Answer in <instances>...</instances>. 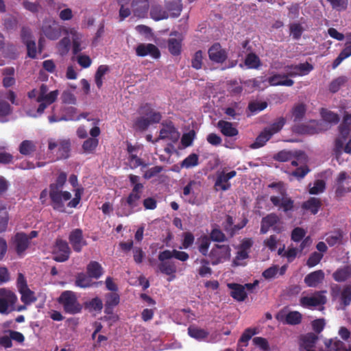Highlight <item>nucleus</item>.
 Wrapping results in <instances>:
<instances>
[{"label":"nucleus","mask_w":351,"mask_h":351,"mask_svg":"<svg viewBox=\"0 0 351 351\" xmlns=\"http://www.w3.org/2000/svg\"><path fill=\"white\" fill-rule=\"evenodd\" d=\"M351 277V265H346L338 268L333 274V279L338 282H345Z\"/></svg>","instance_id":"nucleus-30"},{"label":"nucleus","mask_w":351,"mask_h":351,"mask_svg":"<svg viewBox=\"0 0 351 351\" xmlns=\"http://www.w3.org/2000/svg\"><path fill=\"white\" fill-rule=\"evenodd\" d=\"M179 137V133L176 130V128L171 122L168 124L163 125L162 128L160 131V135L156 141L160 139H171L177 140Z\"/></svg>","instance_id":"nucleus-22"},{"label":"nucleus","mask_w":351,"mask_h":351,"mask_svg":"<svg viewBox=\"0 0 351 351\" xmlns=\"http://www.w3.org/2000/svg\"><path fill=\"white\" fill-rule=\"evenodd\" d=\"M139 114L148 117L152 123H159L161 121L162 115L159 112L154 111L149 104L142 105L138 109Z\"/></svg>","instance_id":"nucleus-21"},{"label":"nucleus","mask_w":351,"mask_h":351,"mask_svg":"<svg viewBox=\"0 0 351 351\" xmlns=\"http://www.w3.org/2000/svg\"><path fill=\"white\" fill-rule=\"evenodd\" d=\"M151 18L155 21L166 19L169 17L168 12L160 5H153L150 10Z\"/></svg>","instance_id":"nucleus-36"},{"label":"nucleus","mask_w":351,"mask_h":351,"mask_svg":"<svg viewBox=\"0 0 351 351\" xmlns=\"http://www.w3.org/2000/svg\"><path fill=\"white\" fill-rule=\"evenodd\" d=\"M285 69L288 77H295L308 75L313 70V66L306 62L299 64L287 65Z\"/></svg>","instance_id":"nucleus-13"},{"label":"nucleus","mask_w":351,"mask_h":351,"mask_svg":"<svg viewBox=\"0 0 351 351\" xmlns=\"http://www.w3.org/2000/svg\"><path fill=\"white\" fill-rule=\"evenodd\" d=\"M14 243L16 245V252L21 256L27 250L29 242L28 241L27 234L24 232H18L14 236Z\"/></svg>","instance_id":"nucleus-25"},{"label":"nucleus","mask_w":351,"mask_h":351,"mask_svg":"<svg viewBox=\"0 0 351 351\" xmlns=\"http://www.w3.org/2000/svg\"><path fill=\"white\" fill-rule=\"evenodd\" d=\"M120 302L119 295L112 292L106 295L104 313L107 315H112L114 308L119 304Z\"/></svg>","instance_id":"nucleus-26"},{"label":"nucleus","mask_w":351,"mask_h":351,"mask_svg":"<svg viewBox=\"0 0 351 351\" xmlns=\"http://www.w3.org/2000/svg\"><path fill=\"white\" fill-rule=\"evenodd\" d=\"M286 123V119L280 117L274 121L269 127L265 128V130L271 134V136L280 132Z\"/></svg>","instance_id":"nucleus-44"},{"label":"nucleus","mask_w":351,"mask_h":351,"mask_svg":"<svg viewBox=\"0 0 351 351\" xmlns=\"http://www.w3.org/2000/svg\"><path fill=\"white\" fill-rule=\"evenodd\" d=\"M17 297L14 292L5 288L0 289V313L8 314L14 310Z\"/></svg>","instance_id":"nucleus-6"},{"label":"nucleus","mask_w":351,"mask_h":351,"mask_svg":"<svg viewBox=\"0 0 351 351\" xmlns=\"http://www.w3.org/2000/svg\"><path fill=\"white\" fill-rule=\"evenodd\" d=\"M99 145L97 138H88L82 144V149L85 153L93 152Z\"/></svg>","instance_id":"nucleus-52"},{"label":"nucleus","mask_w":351,"mask_h":351,"mask_svg":"<svg viewBox=\"0 0 351 351\" xmlns=\"http://www.w3.org/2000/svg\"><path fill=\"white\" fill-rule=\"evenodd\" d=\"M271 138V134H269L265 129L260 133L256 137L255 141L251 144L250 147L252 149H258L265 145V143Z\"/></svg>","instance_id":"nucleus-41"},{"label":"nucleus","mask_w":351,"mask_h":351,"mask_svg":"<svg viewBox=\"0 0 351 351\" xmlns=\"http://www.w3.org/2000/svg\"><path fill=\"white\" fill-rule=\"evenodd\" d=\"M41 31L48 39L56 40L61 36L62 26L53 19H46L43 22Z\"/></svg>","instance_id":"nucleus-8"},{"label":"nucleus","mask_w":351,"mask_h":351,"mask_svg":"<svg viewBox=\"0 0 351 351\" xmlns=\"http://www.w3.org/2000/svg\"><path fill=\"white\" fill-rule=\"evenodd\" d=\"M198 250L204 256L208 255L210 239L207 235H202L198 239Z\"/></svg>","instance_id":"nucleus-48"},{"label":"nucleus","mask_w":351,"mask_h":351,"mask_svg":"<svg viewBox=\"0 0 351 351\" xmlns=\"http://www.w3.org/2000/svg\"><path fill=\"white\" fill-rule=\"evenodd\" d=\"M322 204L320 199L317 197H310L308 200L304 202L302 204V208L310 212L312 215H316Z\"/></svg>","instance_id":"nucleus-28"},{"label":"nucleus","mask_w":351,"mask_h":351,"mask_svg":"<svg viewBox=\"0 0 351 351\" xmlns=\"http://www.w3.org/2000/svg\"><path fill=\"white\" fill-rule=\"evenodd\" d=\"M56 147H58V158L60 159H66L69 156L71 150V143L69 140H60L57 142L50 140L49 141L48 148L49 150H53Z\"/></svg>","instance_id":"nucleus-16"},{"label":"nucleus","mask_w":351,"mask_h":351,"mask_svg":"<svg viewBox=\"0 0 351 351\" xmlns=\"http://www.w3.org/2000/svg\"><path fill=\"white\" fill-rule=\"evenodd\" d=\"M306 230L300 227H296L291 231V239L293 241L298 243L306 236Z\"/></svg>","instance_id":"nucleus-59"},{"label":"nucleus","mask_w":351,"mask_h":351,"mask_svg":"<svg viewBox=\"0 0 351 351\" xmlns=\"http://www.w3.org/2000/svg\"><path fill=\"white\" fill-rule=\"evenodd\" d=\"M231 249L228 245H215L212 248L208 256L212 261L213 265H217L230 257Z\"/></svg>","instance_id":"nucleus-11"},{"label":"nucleus","mask_w":351,"mask_h":351,"mask_svg":"<svg viewBox=\"0 0 351 351\" xmlns=\"http://www.w3.org/2000/svg\"><path fill=\"white\" fill-rule=\"evenodd\" d=\"M165 7L171 17H178L180 15L182 5L181 0H165Z\"/></svg>","instance_id":"nucleus-31"},{"label":"nucleus","mask_w":351,"mask_h":351,"mask_svg":"<svg viewBox=\"0 0 351 351\" xmlns=\"http://www.w3.org/2000/svg\"><path fill=\"white\" fill-rule=\"evenodd\" d=\"M244 63L245 65L250 69H258L262 64L259 57L253 52L246 56Z\"/></svg>","instance_id":"nucleus-39"},{"label":"nucleus","mask_w":351,"mask_h":351,"mask_svg":"<svg viewBox=\"0 0 351 351\" xmlns=\"http://www.w3.org/2000/svg\"><path fill=\"white\" fill-rule=\"evenodd\" d=\"M320 113H321L322 119L328 123H330L332 124H337L339 121V117L335 112H333L327 109L322 108L321 110Z\"/></svg>","instance_id":"nucleus-47"},{"label":"nucleus","mask_w":351,"mask_h":351,"mask_svg":"<svg viewBox=\"0 0 351 351\" xmlns=\"http://www.w3.org/2000/svg\"><path fill=\"white\" fill-rule=\"evenodd\" d=\"M71 249L68 243L62 239H57L53 250V259L59 263L67 261L71 254Z\"/></svg>","instance_id":"nucleus-10"},{"label":"nucleus","mask_w":351,"mask_h":351,"mask_svg":"<svg viewBox=\"0 0 351 351\" xmlns=\"http://www.w3.org/2000/svg\"><path fill=\"white\" fill-rule=\"evenodd\" d=\"M49 197L53 208L59 212L64 213L66 211L64 202L71 199V194L69 191H55L52 189V191L49 190Z\"/></svg>","instance_id":"nucleus-7"},{"label":"nucleus","mask_w":351,"mask_h":351,"mask_svg":"<svg viewBox=\"0 0 351 351\" xmlns=\"http://www.w3.org/2000/svg\"><path fill=\"white\" fill-rule=\"evenodd\" d=\"M306 111V106L304 104H298L295 105L292 109V115L294 118V121H301L305 115Z\"/></svg>","instance_id":"nucleus-51"},{"label":"nucleus","mask_w":351,"mask_h":351,"mask_svg":"<svg viewBox=\"0 0 351 351\" xmlns=\"http://www.w3.org/2000/svg\"><path fill=\"white\" fill-rule=\"evenodd\" d=\"M91 277L87 274L83 272L78 273L76 276L75 284L77 287L81 288H87L91 287L94 283L92 282Z\"/></svg>","instance_id":"nucleus-40"},{"label":"nucleus","mask_w":351,"mask_h":351,"mask_svg":"<svg viewBox=\"0 0 351 351\" xmlns=\"http://www.w3.org/2000/svg\"><path fill=\"white\" fill-rule=\"evenodd\" d=\"M168 49L173 56H178L181 53L182 40L170 38L167 41Z\"/></svg>","instance_id":"nucleus-43"},{"label":"nucleus","mask_w":351,"mask_h":351,"mask_svg":"<svg viewBox=\"0 0 351 351\" xmlns=\"http://www.w3.org/2000/svg\"><path fill=\"white\" fill-rule=\"evenodd\" d=\"M64 115L59 118V120L64 121H79L80 117H77V109L75 107L69 106L63 109Z\"/></svg>","instance_id":"nucleus-46"},{"label":"nucleus","mask_w":351,"mask_h":351,"mask_svg":"<svg viewBox=\"0 0 351 351\" xmlns=\"http://www.w3.org/2000/svg\"><path fill=\"white\" fill-rule=\"evenodd\" d=\"M349 178L346 171H341L335 179V194L337 198L343 197L346 193L351 192V186H346L344 182Z\"/></svg>","instance_id":"nucleus-19"},{"label":"nucleus","mask_w":351,"mask_h":351,"mask_svg":"<svg viewBox=\"0 0 351 351\" xmlns=\"http://www.w3.org/2000/svg\"><path fill=\"white\" fill-rule=\"evenodd\" d=\"M132 7L135 15L143 16L149 10V1L148 0H133Z\"/></svg>","instance_id":"nucleus-32"},{"label":"nucleus","mask_w":351,"mask_h":351,"mask_svg":"<svg viewBox=\"0 0 351 351\" xmlns=\"http://www.w3.org/2000/svg\"><path fill=\"white\" fill-rule=\"evenodd\" d=\"M339 132L343 139H347L351 132V114L345 112L343 121L338 127Z\"/></svg>","instance_id":"nucleus-27"},{"label":"nucleus","mask_w":351,"mask_h":351,"mask_svg":"<svg viewBox=\"0 0 351 351\" xmlns=\"http://www.w3.org/2000/svg\"><path fill=\"white\" fill-rule=\"evenodd\" d=\"M148 117H145L142 115L137 117L133 123V128L136 131L143 132L147 130L150 125L154 124Z\"/></svg>","instance_id":"nucleus-38"},{"label":"nucleus","mask_w":351,"mask_h":351,"mask_svg":"<svg viewBox=\"0 0 351 351\" xmlns=\"http://www.w3.org/2000/svg\"><path fill=\"white\" fill-rule=\"evenodd\" d=\"M203 60V53L202 50L197 51L191 60V66L196 70L202 69Z\"/></svg>","instance_id":"nucleus-62"},{"label":"nucleus","mask_w":351,"mask_h":351,"mask_svg":"<svg viewBox=\"0 0 351 351\" xmlns=\"http://www.w3.org/2000/svg\"><path fill=\"white\" fill-rule=\"evenodd\" d=\"M189 335L198 341H202L207 338L208 332L206 330L191 325L188 328Z\"/></svg>","instance_id":"nucleus-35"},{"label":"nucleus","mask_w":351,"mask_h":351,"mask_svg":"<svg viewBox=\"0 0 351 351\" xmlns=\"http://www.w3.org/2000/svg\"><path fill=\"white\" fill-rule=\"evenodd\" d=\"M69 241L73 250L75 252H80L84 246L87 245L86 241L84 239L83 232L80 228L73 230L69 235Z\"/></svg>","instance_id":"nucleus-14"},{"label":"nucleus","mask_w":351,"mask_h":351,"mask_svg":"<svg viewBox=\"0 0 351 351\" xmlns=\"http://www.w3.org/2000/svg\"><path fill=\"white\" fill-rule=\"evenodd\" d=\"M347 82L345 76H340L333 80L329 85V90L332 93H337L340 88Z\"/></svg>","instance_id":"nucleus-55"},{"label":"nucleus","mask_w":351,"mask_h":351,"mask_svg":"<svg viewBox=\"0 0 351 351\" xmlns=\"http://www.w3.org/2000/svg\"><path fill=\"white\" fill-rule=\"evenodd\" d=\"M249 258V253L239 249L237 252L236 256L233 259L232 265L234 267L242 266L245 264L242 261Z\"/></svg>","instance_id":"nucleus-61"},{"label":"nucleus","mask_w":351,"mask_h":351,"mask_svg":"<svg viewBox=\"0 0 351 351\" xmlns=\"http://www.w3.org/2000/svg\"><path fill=\"white\" fill-rule=\"evenodd\" d=\"M87 274L95 279H99L103 274V268L97 261H90L86 267Z\"/></svg>","instance_id":"nucleus-34"},{"label":"nucleus","mask_w":351,"mask_h":351,"mask_svg":"<svg viewBox=\"0 0 351 351\" xmlns=\"http://www.w3.org/2000/svg\"><path fill=\"white\" fill-rule=\"evenodd\" d=\"M84 306L85 308L88 309L90 311H94L101 312L103 308V302L99 298L95 297L90 301L86 302Z\"/></svg>","instance_id":"nucleus-50"},{"label":"nucleus","mask_w":351,"mask_h":351,"mask_svg":"<svg viewBox=\"0 0 351 351\" xmlns=\"http://www.w3.org/2000/svg\"><path fill=\"white\" fill-rule=\"evenodd\" d=\"M58 301L63 306L64 311L66 313L75 315L82 311V306L78 302L75 293L71 291H63Z\"/></svg>","instance_id":"nucleus-2"},{"label":"nucleus","mask_w":351,"mask_h":351,"mask_svg":"<svg viewBox=\"0 0 351 351\" xmlns=\"http://www.w3.org/2000/svg\"><path fill=\"white\" fill-rule=\"evenodd\" d=\"M209 59L216 63L224 62L228 53L226 49H223L219 43H214L208 51Z\"/></svg>","instance_id":"nucleus-18"},{"label":"nucleus","mask_w":351,"mask_h":351,"mask_svg":"<svg viewBox=\"0 0 351 351\" xmlns=\"http://www.w3.org/2000/svg\"><path fill=\"white\" fill-rule=\"evenodd\" d=\"M208 237L210 240L216 242H223L226 240L225 234L218 228H213Z\"/></svg>","instance_id":"nucleus-64"},{"label":"nucleus","mask_w":351,"mask_h":351,"mask_svg":"<svg viewBox=\"0 0 351 351\" xmlns=\"http://www.w3.org/2000/svg\"><path fill=\"white\" fill-rule=\"evenodd\" d=\"M66 178L67 175L66 173H60L56 178V182L50 184L49 190L52 191V189L55 191L61 190L66 181Z\"/></svg>","instance_id":"nucleus-56"},{"label":"nucleus","mask_w":351,"mask_h":351,"mask_svg":"<svg viewBox=\"0 0 351 351\" xmlns=\"http://www.w3.org/2000/svg\"><path fill=\"white\" fill-rule=\"evenodd\" d=\"M351 56V43H346L345 47L341 50L339 56L334 60L332 67L336 69L345 59Z\"/></svg>","instance_id":"nucleus-37"},{"label":"nucleus","mask_w":351,"mask_h":351,"mask_svg":"<svg viewBox=\"0 0 351 351\" xmlns=\"http://www.w3.org/2000/svg\"><path fill=\"white\" fill-rule=\"evenodd\" d=\"M267 107L266 101H252L248 104V109L252 113H256L265 110Z\"/></svg>","instance_id":"nucleus-63"},{"label":"nucleus","mask_w":351,"mask_h":351,"mask_svg":"<svg viewBox=\"0 0 351 351\" xmlns=\"http://www.w3.org/2000/svg\"><path fill=\"white\" fill-rule=\"evenodd\" d=\"M228 287L231 289L230 295L234 300L241 302L247 298L244 286L237 283H230L228 284Z\"/></svg>","instance_id":"nucleus-29"},{"label":"nucleus","mask_w":351,"mask_h":351,"mask_svg":"<svg viewBox=\"0 0 351 351\" xmlns=\"http://www.w3.org/2000/svg\"><path fill=\"white\" fill-rule=\"evenodd\" d=\"M36 150L35 143L30 140H25L22 141L19 145V151L24 156H29Z\"/></svg>","instance_id":"nucleus-42"},{"label":"nucleus","mask_w":351,"mask_h":351,"mask_svg":"<svg viewBox=\"0 0 351 351\" xmlns=\"http://www.w3.org/2000/svg\"><path fill=\"white\" fill-rule=\"evenodd\" d=\"M343 234L340 231L329 234L326 237V242L330 246H334L341 243Z\"/></svg>","instance_id":"nucleus-60"},{"label":"nucleus","mask_w":351,"mask_h":351,"mask_svg":"<svg viewBox=\"0 0 351 351\" xmlns=\"http://www.w3.org/2000/svg\"><path fill=\"white\" fill-rule=\"evenodd\" d=\"M21 294V301L25 304H30L36 301L34 292L31 291L29 287L26 289L19 291Z\"/></svg>","instance_id":"nucleus-54"},{"label":"nucleus","mask_w":351,"mask_h":351,"mask_svg":"<svg viewBox=\"0 0 351 351\" xmlns=\"http://www.w3.org/2000/svg\"><path fill=\"white\" fill-rule=\"evenodd\" d=\"M326 302V298L320 292H317L315 295L308 297L304 296L300 300V303L303 307L317 306L324 304Z\"/></svg>","instance_id":"nucleus-20"},{"label":"nucleus","mask_w":351,"mask_h":351,"mask_svg":"<svg viewBox=\"0 0 351 351\" xmlns=\"http://www.w3.org/2000/svg\"><path fill=\"white\" fill-rule=\"evenodd\" d=\"M236 175L237 172L234 170L228 173H225L224 171L219 172L217 176V179L215 182V189L216 191H219L220 189L223 191L230 189L231 184L229 182V180L235 177Z\"/></svg>","instance_id":"nucleus-15"},{"label":"nucleus","mask_w":351,"mask_h":351,"mask_svg":"<svg viewBox=\"0 0 351 351\" xmlns=\"http://www.w3.org/2000/svg\"><path fill=\"white\" fill-rule=\"evenodd\" d=\"M48 87L46 84H42L40 86L38 95L36 98V101L40 103L38 108L37 113L41 114L44 112L47 107L56 101L59 94L58 90L51 91L47 93Z\"/></svg>","instance_id":"nucleus-3"},{"label":"nucleus","mask_w":351,"mask_h":351,"mask_svg":"<svg viewBox=\"0 0 351 351\" xmlns=\"http://www.w3.org/2000/svg\"><path fill=\"white\" fill-rule=\"evenodd\" d=\"M15 69L12 66L4 68L2 70L3 86L5 88H9L15 84L16 80L14 78Z\"/></svg>","instance_id":"nucleus-33"},{"label":"nucleus","mask_w":351,"mask_h":351,"mask_svg":"<svg viewBox=\"0 0 351 351\" xmlns=\"http://www.w3.org/2000/svg\"><path fill=\"white\" fill-rule=\"evenodd\" d=\"M130 182L132 186L131 192L129 193L126 198H121L120 204L121 206H128V209L122 208L120 216H129L134 212H138L141 210L140 202L144 189L143 184L140 182V177L134 174H130L128 176Z\"/></svg>","instance_id":"nucleus-1"},{"label":"nucleus","mask_w":351,"mask_h":351,"mask_svg":"<svg viewBox=\"0 0 351 351\" xmlns=\"http://www.w3.org/2000/svg\"><path fill=\"white\" fill-rule=\"evenodd\" d=\"M136 54L139 57H145L150 56L154 59L160 57V51L159 49L152 43H140L136 47Z\"/></svg>","instance_id":"nucleus-17"},{"label":"nucleus","mask_w":351,"mask_h":351,"mask_svg":"<svg viewBox=\"0 0 351 351\" xmlns=\"http://www.w3.org/2000/svg\"><path fill=\"white\" fill-rule=\"evenodd\" d=\"M280 193L279 196H271L270 201L278 210H282L289 216V213L293 210L294 201L287 194L285 189L280 190Z\"/></svg>","instance_id":"nucleus-5"},{"label":"nucleus","mask_w":351,"mask_h":351,"mask_svg":"<svg viewBox=\"0 0 351 351\" xmlns=\"http://www.w3.org/2000/svg\"><path fill=\"white\" fill-rule=\"evenodd\" d=\"M324 279V273L322 270H317L307 274L304 278L305 284L309 287H316Z\"/></svg>","instance_id":"nucleus-24"},{"label":"nucleus","mask_w":351,"mask_h":351,"mask_svg":"<svg viewBox=\"0 0 351 351\" xmlns=\"http://www.w3.org/2000/svg\"><path fill=\"white\" fill-rule=\"evenodd\" d=\"M199 165V156L197 154L192 153L189 155L181 162V167L185 169H191Z\"/></svg>","instance_id":"nucleus-45"},{"label":"nucleus","mask_w":351,"mask_h":351,"mask_svg":"<svg viewBox=\"0 0 351 351\" xmlns=\"http://www.w3.org/2000/svg\"><path fill=\"white\" fill-rule=\"evenodd\" d=\"M330 294L333 298L339 297L341 304L348 306L351 304V284H346L342 289L339 285L330 287Z\"/></svg>","instance_id":"nucleus-9"},{"label":"nucleus","mask_w":351,"mask_h":351,"mask_svg":"<svg viewBox=\"0 0 351 351\" xmlns=\"http://www.w3.org/2000/svg\"><path fill=\"white\" fill-rule=\"evenodd\" d=\"M276 319L284 324L298 325L302 322V315L296 311L285 313L283 310L279 311L275 316Z\"/></svg>","instance_id":"nucleus-12"},{"label":"nucleus","mask_w":351,"mask_h":351,"mask_svg":"<svg viewBox=\"0 0 351 351\" xmlns=\"http://www.w3.org/2000/svg\"><path fill=\"white\" fill-rule=\"evenodd\" d=\"M317 339V336L313 332L307 333L302 338V346L304 348H313Z\"/></svg>","instance_id":"nucleus-53"},{"label":"nucleus","mask_w":351,"mask_h":351,"mask_svg":"<svg viewBox=\"0 0 351 351\" xmlns=\"http://www.w3.org/2000/svg\"><path fill=\"white\" fill-rule=\"evenodd\" d=\"M282 224V222L276 213H269L261 219L260 233L265 234L271 228L275 232L280 233L284 230V227Z\"/></svg>","instance_id":"nucleus-4"},{"label":"nucleus","mask_w":351,"mask_h":351,"mask_svg":"<svg viewBox=\"0 0 351 351\" xmlns=\"http://www.w3.org/2000/svg\"><path fill=\"white\" fill-rule=\"evenodd\" d=\"M258 332V330L256 328H246L239 340V343H243V346H246L249 340L252 337V336L256 335Z\"/></svg>","instance_id":"nucleus-57"},{"label":"nucleus","mask_w":351,"mask_h":351,"mask_svg":"<svg viewBox=\"0 0 351 351\" xmlns=\"http://www.w3.org/2000/svg\"><path fill=\"white\" fill-rule=\"evenodd\" d=\"M326 189V182L323 180H317L315 181L313 186L311 187L308 192L311 195H317L323 193Z\"/></svg>","instance_id":"nucleus-58"},{"label":"nucleus","mask_w":351,"mask_h":351,"mask_svg":"<svg viewBox=\"0 0 351 351\" xmlns=\"http://www.w3.org/2000/svg\"><path fill=\"white\" fill-rule=\"evenodd\" d=\"M158 268L161 273L168 276L172 275L176 271L175 264L169 261L160 262Z\"/></svg>","instance_id":"nucleus-49"},{"label":"nucleus","mask_w":351,"mask_h":351,"mask_svg":"<svg viewBox=\"0 0 351 351\" xmlns=\"http://www.w3.org/2000/svg\"><path fill=\"white\" fill-rule=\"evenodd\" d=\"M217 127L221 133L227 137H234L239 134L238 130L233 126V124L227 121L219 120L217 122Z\"/></svg>","instance_id":"nucleus-23"}]
</instances>
